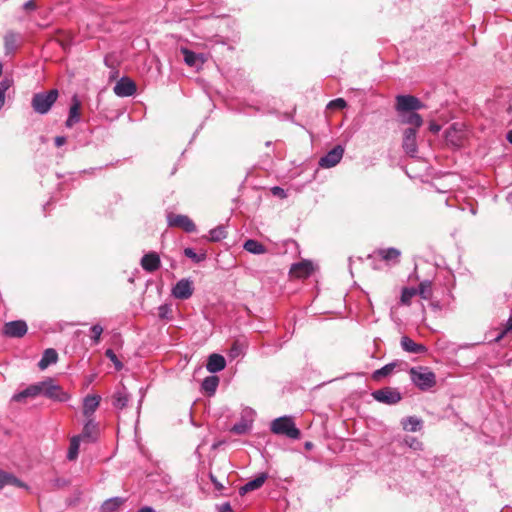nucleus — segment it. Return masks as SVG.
Returning <instances> with one entry per match:
<instances>
[{
	"label": "nucleus",
	"mask_w": 512,
	"mask_h": 512,
	"mask_svg": "<svg viewBox=\"0 0 512 512\" xmlns=\"http://www.w3.org/2000/svg\"><path fill=\"white\" fill-rule=\"evenodd\" d=\"M271 431L276 435H284L290 439H299L301 432L295 426L290 416H282L274 419L270 425Z\"/></svg>",
	"instance_id": "1"
},
{
	"label": "nucleus",
	"mask_w": 512,
	"mask_h": 512,
	"mask_svg": "<svg viewBox=\"0 0 512 512\" xmlns=\"http://www.w3.org/2000/svg\"><path fill=\"white\" fill-rule=\"evenodd\" d=\"M404 442L408 447L415 451L422 450V443L414 437H406Z\"/></svg>",
	"instance_id": "43"
},
{
	"label": "nucleus",
	"mask_w": 512,
	"mask_h": 512,
	"mask_svg": "<svg viewBox=\"0 0 512 512\" xmlns=\"http://www.w3.org/2000/svg\"><path fill=\"white\" fill-rule=\"evenodd\" d=\"M105 356L113 362L115 369L120 371L123 368L122 362L118 359L117 355L114 353L112 349H107L105 351Z\"/></svg>",
	"instance_id": "40"
},
{
	"label": "nucleus",
	"mask_w": 512,
	"mask_h": 512,
	"mask_svg": "<svg viewBox=\"0 0 512 512\" xmlns=\"http://www.w3.org/2000/svg\"><path fill=\"white\" fill-rule=\"evenodd\" d=\"M401 251L397 248H386V264H397L400 262Z\"/></svg>",
	"instance_id": "33"
},
{
	"label": "nucleus",
	"mask_w": 512,
	"mask_h": 512,
	"mask_svg": "<svg viewBox=\"0 0 512 512\" xmlns=\"http://www.w3.org/2000/svg\"><path fill=\"white\" fill-rule=\"evenodd\" d=\"M373 379L375 380H380L382 377H384V367H381L379 369H377L373 375H372Z\"/></svg>",
	"instance_id": "52"
},
{
	"label": "nucleus",
	"mask_w": 512,
	"mask_h": 512,
	"mask_svg": "<svg viewBox=\"0 0 512 512\" xmlns=\"http://www.w3.org/2000/svg\"><path fill=\"white\" fill-rule=\"evenodd\" d=\"M250 429L251 423L245 419H242L232 426L231 432L237 435H243L246 434Z\"/></svg>",
	"instance_id": "34"
},
{
	"label": "nucleus",
	"mask_w": 512,
	"mask_h": 512,
	"mask_svg": "<svg viewBox=\"0 0 512 512\" xmlns=\"http://www.w3.org/2000/svg\"><path fill=\"white\" fill-rule=\"evenodd\" d=\"M429 130L433 133H438L440 131V125L436 124V123H431L429 125Z\"/></svg>",
	"instance_id": "57"
},
{
	"label": "nucleus",
	"mask_w": 512,
	"mask_h": 512,
	"mask_svg": "<svg viewBox=\"0 0 512 512\" xmlns=\"http://www.w3.org/2000/svg\"><path fill=\"white\" fill-rule=\"evenodd\" d=\"M243 248L251 254L261 255L266 253V247L257 240L248 239L245 241Z\"/></svg>",
	"instance_id": "26"
},
{
	"label": "nucleus",
	"mask_w": 512,
	"mask_h": 512,
	"mask_svg": "<svg viewBox=\"0 0 512 512\" xmlns=\"http://www.w3.org/2000/svg\"><path fill=\"white\" fill-rule=\"evenodd\" d=\"M468 136V131L463 123H453L445 132L448 144L453 147H461Z\"/></svg>",
	"instance_id": "5"
},
{
	"label": "nucleus",
	"mask_w": 512,
	"mask_h": 512,
	"mask_svg": "<svg viewBox=\"0 0 512 512\" xmlns=\"http://www.w3.org/2000/svg\"><path fill=\"white\" fill-rule=\"evenodd\" d=\"M375 257H378L380 261H383V260H384V250H381V249H380V250H378V251L375 253ZM373 258H374V256H372V255H369V256L367 257V259H366V260H367V262H368V264H369V265H372V264H373Z\"/></svg>",
	"instance_id": "49"
},
{
	"label": "nucleus",
	"mask_w": 512,
	"mask_h": 512,
	"mask_svg": "<svg viewBox=\"0 0 512 512\" xmlns=\"http://www.w3.org/2000/svg\"><path fill=\"white\" fill-rule=\"evenodd\" d=\"M385 369H386V374H388V372H389L392 368H390V366L386 364Z\"/></svg>",
	"instance_id": "61"
},
{
	"label": "nucleus",
	"mask_w": 512,
	"mask_h": 512,
	"mask_svg": "<svg viewBox=\"0 0 512 512\" xmlns=\"http://www.w3.org/2000/svg\"><path fill=\"white\" fill-rule=\"evenodd\" d=\"M194 291L193 281L188 278L179 280L172 288V296L176 299H189Z\"/></svg>",
	"instance_id": "9"
},
{
	"label": "nucleus",
	"mask_w": 512,
	"mask_h": 512,
	"mask_svg": "<svg viewBox=\"0 0 512 512\" xmlns=\"http://www.w3.org/2000/svg\"><path fill=\"white\" fill-rule=\"evenodd\" d=\"M402 428L405 431L416 432L423 426V421L416 416H409L401 420Z\"/></svg>",
	"instance_id": "25"
},
{
	"label": "nucleus",
	"mask_w": 512,
	"mask_h": 512,
	"mask_svg": "<svg viewBox=\"0 0 512 512\" xmlns=\"http://www.w3.org/2000/svg\"><path fill=\"white\" fill-rule=\"evenodd\" d=\"M59 92L57 89H51L47 92H40L33 95L31 106L38 114L44 115L48 113L56 102Z\"/></svg>",
	"instance_id": "2"
},
{
	"label": "nucleus",
	"mask_w": 512,
	"mask_h": 512,
	"mask_svg": "<svg viewBox=\"0 0 512 512\" xmlns=\"http://www.w3.org/2000/svg\"><path fill=\"white\" fill-rule=\"evenodd\" d=\"M417 294L424 299L429 300L432 297V283L428 280L423 281L419 284V288L417 289Z\"/></svg>",
	"instance_id": "32"
},
{
	"label": "nucleus",
	"mask_w": 512,
	"mask_h": 512,
	"mask_svg": "<svg viewBox=\"0 0 512 512\" xmlns=\"http://www.w3.org/2000/svg\"><path fill=\"white\" fill-rule=\"evenodd\" d=\"M10 85H11V81L9 79H3L0 82V109L4 105L5 93L9 89Z\"/></svg>",
	"instance_id": "41"
},
{
	"label": "nucleus",
	"mask_w": 512,
	"mask_h": 512,
	"mask_svg": "<svg viewBox=\"0 0 512 512\" xmlns=\"http://www.w3.org/2000/svg\"><path fill=\"white\" fill-rule=\"evenodd\" d=\"M4 44L7 53L15 51L18 44V35L14 32H8L4 37Z\"/></svg>",
	"instance_id": "31"
},
{
	"label": "nucleus",
	"mask_w": 512,
	"mask_h": 512,
	"mask_svg": "<svg viewBox=\"0 0 512 512\" xmlns=\"http://www.w3.org/2000/svg\"><path fill=\"white\" fill-rule=\"evenodd\" d=\"M136 84L129 77L120 78L114 88V93L119 97H129L136 93Z\"/></svg>",
	"instance_id": "11"
},
{
	"label": "nucleus",
	"mask_w": 512,
	"mask_h": 512,
	"mask_svg": "<svg viewBox=\"0 0 512 512\" xmlns=\"http://www.w3.org/2000/svg\"><path fill=\"white\" fill-rule=\"evenodd\" d=\"M159 317L160 318H168V313L170 312V307L168 305H161L158 308Z\"/></svg>",
	"instance_id": "50"
},
{
	"label": "nucleus",
	"mask_w": 512,
	"mask_h": 512,
	"mask_svg": "<svg viewBox=\"0 0 512 512\" xmlns=\"http://www.w3.org/2000/svg\"><path fill=\"white\" fill-rule=\"evenodd\" d=\"M140 265L146 272H155L161 266V260L158 253L149 252L144 254L141 258Z\"/></svg>",
	"instance_id": "13"
},
{
	"label": "nucleus",
	"mask_w": 512,
	"mask_h": 512,
	"mask_svg": "<svg viewBox=\"0 0 512 512\" xmlns=\"http://www.w3.org/2000/svg\"><path fill=\"white\" fill-rule=\"evenodd\" d=\"M270 191H271L273 196H276V197H279V198H282V199L287 197L286 191L283 188L279 187V186L272 187L270 189Z\"/></svg>",
	"instance_id": "47"
},
{
	"label": "nucleus",
	"mask_w": 512,
	"mask_h": 512,
	"mask_svg": "<svg viewBox=\"0 0 512 512\" xmlns=\"http://www.w3.org/2000/svg\"><path fill=\"white\" fill-rule=\"evenodd\" d=\"M101 397L96 394H89L83 399V415L85 418H93V415L100 405Z\"/></svg>",
	"instance_id": "14"
},
{
	"label": "nucleus",
	"mask_w": 512,
	"mask_h": 512,
	"mask_svg": "<svg viewBox=\"0 0 512 512\" xmlns=\"http://www.w3.org/2000/svg\"><path fill=\"white\" fill-rule=\"evenodd\" d=\"M6 485L28 489V486L17 477H15L12 473L0 470V489L4 488Z\"/></svg>",
	"instance_id": "21"
},
{
	"label": "nucleus",
	"mask_w": 512,
	"mask_h": 512,
	"mask_svg": "<svg viewBox=\"0 0 512 512\" xmlns=\"http://www.w3.org/2000/svg\"><path fill=\"white\" fill-rule=\"evenodd\" d=\"M67 139L65 136H56L55 137V145L57 147H61L66 143Z\"/></svg>",
	"instance_id": "53"
},
{
	"label": "nucleus",
	"mask_w": 512,
	"mask_h": 512,
	"mask_svg": "<svg viewBox=\"0 0 512 512\" xmlns=\"http://www.w3.org/2000/svg\"><path fill=\"white\" fill-rule=\"evenodd\" d=\"M98 425L93 418H86L82 433L79 435L83 440L93 442L97 439Z\"/></svg>",
	"instance_id": "17"
},
{
	"label": "nucleus",
	"mask_w": 512,
	"mask_h": 512,
	"mask_svg": "<svg viewBox=\"0 0 512 512\" xmlns=\"http://www.w3.org/2000/svg\"><path fill=\"white\" fill-rule=\"evenodd\" d=\"M506 139L509 143L512 144V129L510 131H508L507 135H506Z\"/></svg>",
	"instance_id": "60"
},
{
	"label": "nucleus",
	"mask_w": 512,
	"mask_h": 512,
	"mask_svg": "<svg viewBox=\"0 0 512 512\" xmlns=\"http://www.w3.org/2000/svg\"><path fill=\"white\" fill-rule=\"evenodd\" d=\"M124 501L125 500L121 497L110 498L102 504L101 510L102 512H114L124 503Z\"/></svg>",
	"instance_id": "30"
},
{
	"label": "nucleus",
	"mask_w": 512,
	"mask_h": 512,
	"mask_svg": "<svg viewBox=\"0 0 512 512\" xmlns=\"http://www.w3.org/2000/svg\"><path fill=\"white\" fill-rule=\"evenodd\" d=\"M57 359H58V354H57L56 350L49 348L44 351L43 356H42L41 360L39 361L38 365H39L40 369L43 370V369L47 368L49 365L56 363Z\"/></svg>",
	"instance_id": "27"
},
{
	"label": "nucleus",
	"mask_w": 512,
	"mask_h": 512,
	"mask_svg": "<svg viewBox=\"0 0 512 512\" xmlns=\"http://www.w3.org/2000/svg\"><path fill=\"white\" fill-rule=\"evenodd\" d=\"M374 269H380L381 268V265H374L373 266Z\"/></svg>",
	"instance_id": "63"
},
{
	"label": "nucleus",
	"mask_w": 512,
	"mask_h": 512,
	"mask_svg": "<svg viewBox=\"0 0 512 512\" xmlns=\"http://www.w3.org/2000/svg\"><path fill=\"white\" fill-rule=\"evenodd\" d=\"M424 107V104L415 96L398 95L396 96L395 109L398 114L404 112L417 111Z\"/></svg>",
	"instance_id": "6"
},
{
	"label": "nucleus",
	"mask_w": 512,
	"mask_h": 512,
	"mask_svg": "<svg viewBox=\"0 0 512 512\" xmlns=\"http://www.w3.org/2000/svg\"><path fill=\"white\" fill-rule=\"evenodd\" d=\"M416 132L415 128H407L403 133V149L410 156L417 153Z\"/></svg>",
	"instance_id": "12"
},
{
	"label": "nucleus",
	"mask_w": 512,
	"mask_h": 512,
	"mask_svg": "<svg viewBox=\"0 0 512 512\" xmlns=\"http://www.w3.org/2000/svg\"><path fill=\"white\" fill-rule=\"evenodd\" d=\"M181 52L184 56L185 63L190 67H200L203 65L205 59L202 54H197L187 48H182Z\"/></svg>",
	"instance_id": "23"
},
{
	"label": "nucleus",
	"mask_w": 512,
	"mask_h": 512,
	"mask_svg": "<svg viewBox=\"0 0 512 512\" xmlns=\"http://www.w3.org/2000/svg\"><path fill=\"white\" fill-rule=\"evenodd\" d=\"M23 8L25 10H34L36 8V5L33 0H29L24 3Z\"/></svg>",
	"instance_id": "56"
},
{
	"label": "nucleus",
	"mask_w": 512,
	"mask_h": 512,
	"mask_svg": "<svg viewBox=\"0 0 512 512\" xmlns=\"http://www.w3.org/2000/svg\"><path fill=\"white\" fill-rule=\"evenodd\" d=\"M347 105L346 101L342 98H337L332 101H330L327 105L330 109H343Z\"/></svg>",
	"instance_id": "46"
},
{
	"label": "nucleus",
	"mask_w": 512,
	"mask_h": 512,
	"mask_svg": "<svg viewBox=\"0 0 512 512\" xmlns=\"http://www.w3.org/2000/svg\"><path fill=\"white\" fill-rule=\"evenodd\" d=\"M358 261V262H361L362 261V258L358 257L356 260L353 258V257H350L349 258V269H350V272L352 273V268H353V265L354 263Z\"/></svg>",
	"instance_id": "58"
},
{
	"label": "nucleus",
	"mask_w": 512,
	"mask_h": 512,
	"mask_svg": "<svg viewBox=\"0 0 512 512\" xmlns=\"http://www.w3.org/2000/svg\"><path fill=\"white\" fill-rule=\"evenodd\" d=\"M432 306H433L435 309H438V308H439L438 303H437V304H432Z\"/></svg>",
	"instance_id": "64"
},
{
	"label": "nucleus",
	"mask_w": 512,
	"mask_h": 512,
	"mask_svg": "<svg viewBox=\"0 0 512 512\" xmlns=\"http://www.w3.org/2000/svg\"><path fill=\"white\" fill-rule=\"evenodd\" d=\"M42 382V395L58 402H66L70 399V395L63 391L62 388L55 384L54 380L47 378Z\"/></svg>",
	"instance_id": "4"
},
{
	"label": "nucleus",
	"mask_w": 512,
	"mask_h": 512,
	"mask_svg": "<svg viewBox=\"0 0 512 512\" xmlns=\"http://www.w3.org/2000/svg\"><path fill=\"white\" fill-rule=\"evenodd\" d=\"M219 384V378L217 376H208L202 382V389L209 395H213Z\"/></svg>",
	"instance_id": "29"
},
{
	"label": "nucleus",
	"mask_w": 512,
	"mask_h": 512,
	"mask_svg": "<svg viewBox=\"0 0 512 512\" xmlns=\"http://www.w3.org/2000/svg\"><path fill=\"white\" fill-rule=\"evenodd\" d=\"M92 340L95 344L100 341L101 334L103 333V327L99 324H95L91 327Z\"/></svg>",
	"instance_id": "45"
},
{
	"label": "nucleus",
	"mask_w": 512,
	"mask_h": 512,
	"mask_svg": "<svg viewBox=\"0 0 512 512\" xmlns=\"http://www.w3.org/2000/svg\"><path fill=\"white\" fill-rule=\"evenodd\" d=\"M511 329H512V317L509 318V320L507 321L506 328L495 338V341L499 342L504 337V335L507 333V331H509Z\"/></svg>",
	"instance_id": "48"
},
{
	"label": "nucleus",
	"mask_w": 512,
	"mask_h": 512,
	"mask_svg": "<svg viewBox=\"0 0 512 512\" xmlns=\"http://www.w3.org/2000/svg\"><path fill=\"white\" fill-rule=\"evenodd\" d=\"M226 238V230L224 226H217L209 231V240L218 242Z\"/></svg>",
	"instance_id": "35"
},
{
	"label": "nucleus",
	"mask_w": 512,
	"mask_h": 512,
	"mask_svg": "<svg viewBox=\"0 0 512 512\" xmlns=\"http://www.w3.org/2000/svg\"><path fill=\"white\" fill-rule=\"evenodd\" d=\"M28 392H30L31 398L42 395V382H37L29 385Z\"/></svg>",
	"instance_id": "42"
},
{
	"label": "nucleus",
	"mask_w": 512,
	"mask_h": 512,
	"mask_svg": "<svg viewBox=\"0 0 512 512\" xmlns=\"http://www.w3.org/2000/svg\"><path fill=\"white\" fill-rule=\"evenodd\" d=\"M412 382L420 390H428L436 384V375L426 367L412 368L410 370Z\"/></svg>",
	"instance_id": "3"
},
{
	"label": "nucleus",
	"mask_w": 512,
	"mask_h": 512,
	"mask_svg": "<svg viewBox=\"0 0 512 512\" xmlns=\"http://www.w3.org/2000/svg\"><path fill=\"white\" fill-rule=\"evenodd\" d=\"M184 255L195 263H200L206 259V253L198 254L190 247L184 249Z\"/></svg>",
	"instance_id": "36"
},
{
	"label": "nucleus",
	"mask_w": 512,
	"mask_h": 512,
	"mask_svg": "<svg viewBox=\"0 0 512 512\" xmlns=\"http://www.w3.org/2000/svg\"><path fill=\"white\" fill-rule=\"evenodd\" d=\"M401 400V394L392 388L386 387V404H395Z\"/></svg>",
	"instance_id": "38"
},
{
	"label": "nucleus",
	"mask_w": 512,
	"mask_h": 512,
	"mask_svg": "<svg viewBox=\"0 0 512 512\" xmlns=\"http://www.w3.org/2000/svg\"><path fill=\"white\" fill-rule=\"evenodd\" d=\"M313 270L312 263L310 261H302L294 263L290 268V274L297 278H304L311 274Z\"/></svg>",
	"instance_id": "18"
},
{
	"label": "nucleus",
	"mask_w": 512,
	"mask_h": 512,
	"mask_svg": "<svg viewBox=\"0 0 512 512\" xmlns=\"http://www.w3.org/2000/svg\"><path fill=\"white\" fill-rule=\"evenodd\" d=\"M28 331L25 321L15 320L5 323L3 327V334L11 338H21Z\"/></svg>",
	"instance_id": "10"
},
{
	"label": "nucleus",
	"mask_w": 512,
	"mask_h": 512,
	"mask_svg": "<svg viewBox=\"0 0 512 512\" xmlns=\"http://www.w3.org/2000/svg\"><path fill=\"white\" fill-rule=\"evenodd\" d=\"M210 479L217 490L220 491L224 488V486L219 481H217V479L212 474L210 475Z\"/></svg>",
	"instance_id": "55"
},
{
	"label": "nucleus",
	"mask_w": 512,
	"mask_h": 512,
	"mask_svg": "<svg viewBox=\"0 0 512 512\" xmlns=\"http://www.w3.org/2000/svg\"><path fill=\"white\" fill-rule=\"evenodd\" d=\"M167 223L168 226L182 228L187 233L196 231L194 222L186 215L169 213L167 215Z\"/></svg>",
	"instance_id": "8"
},
{
	"label": "nucleus",
	"mask_w": 512,
	"mask_h": 512,
	"mask_svg": "<svg viewBox=\"0 0 512 512\" xmlns=\"http://www.w3.org/2000/svg\"><path fill=\"white\" fill-rule=\"evenodd\" d=\"M398 118L402 124L410 125V128H415V130L423 124V119L417 111L400 113L398 114Z\"/></svg>",
	"instance_id": "15"
},
{
	"label": "nucleus",
	"mask_w": 512,
	"mask_h": 512,
	"mask_svg": "<svg viewBox=\"0 0 512 512\" xmlns=\"http://www.w3.org/2000/svg\"><path fill=\"white\" fill-rule=\"evenodd\" d=\"M311 446H312V444H311L310 442H307V443L305 444V447H306L307 449L311 448Z\"/></svg>",
	"instance_id": "62"
},
{
	"label": "nucleus",
	"mask_w": 512,
	"mask_h": 512,
	"mask_svg": "<svg viewBox=\"0 0 512 512\" xmlns=\"http://www.w3.org/2000/svg\"><path fill=\"white\" fill-rule=\"evenodd\" d=\"M129 393L125 387L118 389L112 396V405L116 409H123L129 402Z\"/></svg>",
	"instance_id": "24"
},
{
	"label": "nucleus",
	"mask_w": 512,
	"mask_h": 512,
	"mask_svg": "<svg viewBox=\"0 0 512 512\" xmlns=\"http://www.w3.org/2000/svg\"><path fill=\"white\" fill-rule=\"evenodd\" d=\"M343 155L344 148L341 145H336L319 159L318 165L326 169L335 167L341 161Z\"/></svg>",
	"instance_id": "7"
},
{
	"label": "nucleus",
	"mask_w": 512,
	"mask_h": 512,
	"mask_svg": "<svg viewBox=\"0 0 512 512\" xmlns=\"http://www.w3.org/2000/svg\"><path fill=\"white\" fill-rule=\"evenodd\" d=\"M225 366H226V361L222 355L214 353L208 357L206 369L210 373L220 372L225 368Z\"/></svg>",
	"instance_id": "19"
},
{
	"label": "nucleus",
	"mask_w": 512,
	"mask_h": 512,
	"mask_svg": "<svg viewBox=\"0 0 512 512\" xmlns=\"http://www.w3.org/2000/svg\"><path fill=\"white\" fill-rule=\"evenodd\" d=\"M137 512H156V511L150 506H144L141 509H139Z\"/></svg>",
	"instance_id": "59"
},
{
	"label": "nucleus",
	"mask_w": 512,
	"mask_h": 512,
	"mask_svg": "<svg viewBox=\"0 0 512 512\" xmlns=\"http://www.w3.org/2000/svg\"><path fill=\"white\" fill-rule=\"evenodd\" d=\"M401 347L404 351L413 354H422L427 351V348L423 344L416 343L407 336L401 338Z\"/></svg>",
	"instance_id": "22"
},
{
	"label": "nucleus",
	"mask_w": 512,
	"mask_h": 512,
	"mask_svg": "<svg viewBox=\"0 0 512 512\" xmlns=\"http://www.w3.org/2000/svg\"><path fill=\"white\" fill-rule=\"evenodd\" d=\"M27 398H31V395H30V392H28V388H25L24 390H22L18 393H15L12 396L11 401L24 402Z\"/></svg>",
	"instance_id": "44"
},
{
	"label": "nucleus",
	"mask_w": 512,
	"mask_h": 512,
	"mask_svg": "<svg viewBox=\"0 0 512 512\" xmlns=\"http://www.w3.org/2000/svg\"><path fill=\"white\" fill-rule=\"evenodd\" d=\"M83 440L81 436H73L70 440V445L67 453V459L70 461L75 460L78 457L80 441Z\"/></svg>",
	"instance_id": "28"
},
{
	"label": "nucleus",
	"mask_w": 512,
	"mask_h": 512,
	"mask_svg": "<svg viewBox=\"0 0 512 512\" xmlns=\"http://www.w3.org/2000/svg\"><path fill=\"white\" fill-rule=\"evenodd\" d=\"M243 353H244V344L238 340L234 341L229 350V357L232 359H235V358L241 356Z\"/></svg>",
	"instance_id": "37"
},
{
	"label": "nucleus",
	"mask_w": 512,
	"mask_h": 512,
	"mask_svg": "<svg viewBox=\"0 0 512 512\" xmlns=\"http://www.w3.org/2000/svg\"><path fill=\"white\" fill-rule=\"evenodd\" d=\"M267 478H268L267 473L263 472V473L258 474L254 479L248 481L245 485H243L239 489V493L241 495H244L247 492L259 489L265 483Z\"/></svg>",
	"instance_id": "20"
},
{
	"label": "nucleus",
	"mask_w": 512,
	"mask_h": 512,
	"mask_svg": "<svg viewBox=\"0 0 512 512\" xmlns=\"http://www.w3.org/2000/svg\"><path fill=\"white\" fill-rule=\"evenodd\" d=\"M372 395L377 401L384 403V388L375 391Z\"/></svg>",
	"instance_id": "51"
},
{
	"label": "nucleus",
	"mask_w": 512,
	"mask_h": 512,
	"mask_svg": "<svg viewBox=\"0 0 512 512\" xmlns=\"http://www.w3.org/2000/svg\"><path fill=\"white\" fill-rule=\"evenodd\" d=\"M415 295H417V289H415V288H404L402 290V294H401V302L403 304L409 305L411 298L414 297Z\"/></svg>",
	"instance_id": "39"
},
{
	"label": "nucleus",
	"mask_w": 512,
	"mask_h": 512,
	"mask_svg": "<svg viewBox=\"0 0 512 512\" xmlns=\"http://www.w3.org/2000/svg\"><path fill=\"white\" fill-rule=\"evenodd\" d=\"M80 107L81 103L76 95L72 97V104L69 109V115L66 120V126L68 128L73 127L76 123L80 121Z\"/></svg>",
	"instance_id": "16"
},
{
	"label": "nucleus",
	"mask_w": 512,
	"mask_h": 512,
	"mask_svg": "<svg viewBox=\"0 0 512 512\" xmlns=\"http://www.w3.org/2000/svg\"><path fill=\"white\" fill-rule=\"evenodd\" d=\"M218 512H233L230 503L226 502L218 508Z\"/></svg>",
	"instance_id": "54"
}]
</instances>
